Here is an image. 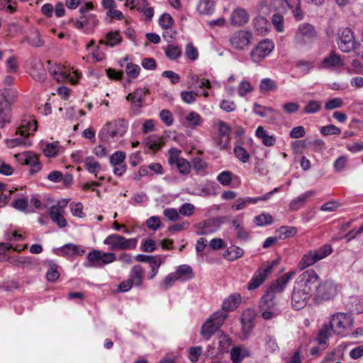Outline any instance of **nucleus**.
<instances>
[{
  "label": "nucleus",
  "instance_id": "6e6552de",
  "mask_svg": "<svg viewBox=\"0 0 363 363\" xmlns=\"http://www.w3.org/2000/svg\"><path fill=\"white\" fill-rule=\"evenodd\" d=\"M252 33L247 30H238L234 32L230 38V46L237 50H242L251 43Z\"/></svg>",
  "mask_w": 363,
  "mask_h": 363
},
{
  "label": "nucleus",
  "instance_id": "4468645a",
  "mask_svg": "<svg viewBox=\"0 0 363 363\" xmlns=\"http://www.w3.org/2000/svg\"><path fill=\"white\" fill-rule=\"evenodd\" d=\"M279 191V188H275L274 190L267 193L266 194H264L262 196H259V197H256V198H250V197L240 198L235 201V203L233 206V207H235L236 210H241L246 205H247L249 203H256L257 202H258L259 201H267L272 196V195L274 192H277Z\"/></svg>",
  "mask_w": 363,
  "mask_h": 363
},
{
  "label": "nucleus",
  "instance_id": "864d4df0",
  "mask_svg": "<svg viewBox=\"0 0 363 363\" xmlns=\"http://www.w3.org/2000/svg\"><path fill=\"white\" fill-rule=\"evenodd\" d=\"M46 277L49 281H55L60 277V273L57 271V266L55 264L50 265Z\"/></svg>",
  "mask_w": 363,
  "mask_h": 363
},
{
  "label": "nucleus",
  "instance_id": "c9c22d12",
  "mask_svg": "<svg viewBox=\"0 0 363 363\" xmlns=\"http://www.w3.org/2000/svg\"><path fill=\"white\" fill-rule=\"evenodd\" d=\"M61 251L68 255H82L84 253V250L79 249L78 247L73 244H67L61 248Z\"/></svg>",
  "mask_w": 363,
  "mask_h": 363
},
{
  "label": "nucleus",
  "instance_id": "dca6fc26",
  "mask_svg": "<svg viewBox=\"0 0 363 363\" xmlns=\"http://www.w3.org/2000/svg\"><path fill=\"white\" fill-rule=\"evenodd\" d=\"M294 274V272H289L284 274L270 285L268 291H272L275 295L276 294H280L283 292L287 283Z\"/></svg>",
  "mask_w": 363,
  "mask_h": 363
},
{
  "label": "nucleus",
  "instance_id": "13d9d810",
  "mask_svg": "<svg viewBox=\"0 0 363 363\" xmlns=\"http://www.w3.org/2000/svg\"><path fill=\"white\" fill-rule=\"evenodd\" d=\"M274 82L270 79H264L262 80L259 88L262 91H269L276 89Z\"/></svg>",
  "mask_w": 363,
  "mask_h": 363
},
{
  "label": "nucleus",
  "instance_id": "cd10ccee",
  "mask_svg": "<svg viewBox=\"0 0 363 363\" xmlns=\"http://www.w3.org/2000/svg\"><path fill=\"white\" fill-rule=\"evenodd\" d=\"M314 194V191H308L305 194L299 196L296 199H294L291 201L289 204V208L291 211H296L300 207L303 206L306 202L307 199Z\"/></svg>",
  "mask_w": 363,
  "mask_h": 363
},
{
  "label": "nucleus",
  "instance_id": "09e8293b",
  "mask_svg": "<svg viewBox=\"0 0 363 363\" xmlns=\"http://www.w3.org/2000/svg\"><path fill=\"white\" fill-rule=\"evenodd\" d=\"M177 167L182 174H188L190 172L191 164L185 159L181 158L177 163Z\"/></svg>",
  "mask_w": 363,
  "mask_h": 363
},
{
  "label": "nucleus",
  "instance_id": "a19ab883",
  "mask_svg": "<svg viewBox=\"0 0 363 363\" xmlns=\"http://www.w3.org/2000/svg\"><path fill=\"white\" fill-rule=\"evenodd\" d=\"M125 153L122 151H117L110 157V162L113 166H117L124 163Z\"/></svg>",
  "mask_w": 363,
  "mask_h": 363
},
{
  "label": "nucleus",
  "instance_id": "e2e57ef3",
  "mask_svg": "<svg viewBox=\"0 0 363 363\" xmlns=\"http://www.w3.org/2000/svg\"><path fill=\"white\" fill-rule=\"evenodd\" d=\"M230 131L231 128L228 123L222 121L218 122V135H223V138H230Z\"/></svg>",
  "mask_w": 363,
  "mask_h": 363
},
{
  "label": "nucleus",
  "instance_id": "c03bdc74",
  "mask_svg": "<svg viewBox=\"0 0 363 363\" xmlns=\"http://www.w3.org/2000/svg\"><path fill=\"white\" fill-rule=\"evenodd\" d=\"M316 262L318 261L315 256H313V251H310L307 254L303 255L300 262V264H301V268H305L313 264Z\"/></svg>",
  "mask_w": 363,
  "mask_h": 363
},
{
  "label": "nucleus",
  "instance_id": "69168bd1",
  "mask_svg": "<svg viewBox=\"0 0 363 363\" xmlns=\"http://www.w3.org/2000/svg\"><path fill=\"white\" fill-rule=\"evenodd\" d=\"M343 105V101L340 98H334L329 100L325 105L326 110H332L334 108H340Z\"/></svg>",
  "mask_w": 363,
  "mask_h": 363
},
{
  "label": "nucleus",
  "instance_id": "b1692460",
  "mask_svg": "<svg viewBox=\"0 0 363 363\" xmlns=\"http://www.w3.org/2000/svg\"><path fill=\"white\" fill-rule=\"evenodd\" d=\"M219 329L211 318H208L203 325L201 330V335L208 340Z\"/></svg>",
  "mask_w": 363,
  "mask_h": 363
},
{
  "label": "nucleus",
  "instance_id": "f03ea898",
  "mask_svg": "<svg viewBox=\"0 0 363 363\" xmlns=\"http://www.w3.org/2000/svg\"><path fill=\"white\" fill-rule=\"evenodd\" d=\"M352 316L344 313L333 315L330 320V328L337 335H345L347 330L352 328Z\"/></svg>",
  "mask_w": 363,
  "mask_h": 363
},
{
  "label": "nucleus",
  "instance_id": "de8ad7c7",
  "mask_svg": "<svg viewBox=\"0 0 363 363\" xmlns=\"http://www.w3.org/2000/svg\"><path fill=\"white\" fill-rule=\"evenodd\" d=\"M320 133L323 135H339L341 133V130L335 125H328L321 128Z\"/></svg>",
  "mask_w": 363,
  "mask_h": 363
},
{
  "label": "nucleus",
  "instance_id": "5fc2aeb1",
  "mask_svg": "<svg viewBox=\"0 0 363 363\" xmlns=\"http://www.w3.org/2000/svg\"><path fill=\"white\" fill-rule=\"evenodd\" d=\"M111 123L108 122L101 130L100 133H99V137L101 140L104 142L109 141V137H111L110 133L112 129L111 128Z\"/></svg>",
  "mask_w": 363,
  "mask_h": 363
},
{
  "label": "nucleus",
  "instance_id": "39448f33",
  "mask_svg": "<svg viewBox=\"0 0 363 363\" xmlns=\"http://www.w3.org/2000/svg\"><path fill=\"white\" fill-rule=\"evenodd\" d=\"M138 240L135 238L127 239L118 234H113L108 236L104 243L111 246L112 250H133L136 247Z\"/></svg>",
  "mask_w": 363,
  "mask_h": 363
},
{
  "label": "nucleus",
  "instance_id": "bb28decb",
  "mask_svg": "<svg viewBox=\"0 0 363 363\" xmlns=\"http://www.w3.org/2000/svg\"><path fill=\"white\" fill-rule=\"evenodd\" d=\"M256 135L262 140V143L266 146H273L276 142L274 135H269L262 126H259L256 130Z\"/></svg>",
  "mask_w": 363,
  "mask_h": 363
},
{
  "label": "nucleus",
  "instance_id": "37998d69",
  "mask_svg": "<svg viewBox=\"0 0 363 363\" xmlns=\"http://www.w3.org/2000/svg\"><path fill=\"white\" fill-rule=\"evenodd\" d=\"M264 340L266 350L269 352L273 353L279 350V347L274 337L267 335Z\"/></svg>",
  "mask_w": 363,
  "mask_h": 363
},
{
  "label": "nucleus",
  "instance_id": "aec40b11",
  "mask_svg": "<svg viewBox=\"0 0 363 363\" xmlns=\"http://www.w3.org/2000/svg\"><path fill=\"white\" fill-rule=\"evenodd\" d=\"M277 296L272 291H266L259 301L261 310H270L277 305Z\"/></svg>",
  "mask_w": 363,
  "mask_h": 363
},
{
  "label": "nucleus",
  "instance_id": "9b49d317",
  "mask_svg": "<svg viewBox=\"0 0 363 363\" xmlns=\"http://www.w3.org/2000/svg\"><path fill=\"white\" fill-rule=\"evenodd\" d=\"M355 40L353 33L347 28L342 29L339 33V48L345 52H348L355 48Z\"/></svg>",
  "mask_w": 363,
  "mask_h": 363
},
{
  "label": "nucleus",
  "instance_id": "f3484780",
  "mask_svg": "<svg viewBox=\"0 0 363 363\" xmlns=\"http://www.w3.org/2000/svg\"><path fill=\"white\" fill-rule=\"evenodd\" d=\"M65 210L62 206H52L50 209V217L53 222L57 224L60 228H65L67 221L64 217Z\"/></svg>",
  "mask_w": 363,
  "mask_h": 363
},
{
  "label": "nucleus",
  "instance_id": "58836bf2",
  "mask_svg": "<svg viewBox=\"0 0 363 363\" xmlns=\"http://www.w3.org/2000/svg\"><path fill=\"white\" fill-rule=\"evenodd\" d=\"M332 247L330 245H324L317 250L313 251V256L316 258L317 261H319L332 252Z\"/></svg>",
  "mask_w": 363,
  "mask_h": 363
},
{
  "label": "nucleus",
  "instance_id": "0eeeda50",
  "mask_svg": "<svg viewBox=\"0 0 363 363\" xmlns=\"http://www.w3.org/2000/svg\"><path fill=\"white\" fill-rule=\"evenodd\" d=\"M319 279V276L313 269H308L299 275L295 284L311 294L312 290L316 289L320 284Z\"/></svg>",
  "mask_w": 363,
  "mask_h": 363
},
{
  "label": "nucleus",
  "instance_id": "a878e982",
  "mask_svg": "<svg viewBox=\"0 0 363 363\" xmlns=\"http://www.w3.org/2000/svg\"><path fill=\"white\" fill-rule=\"evenodd\" d=\"M342 65V60L334 51L330 52V55L322 62V65L325 68H331L333 67L341 66Z\"/></svg>",
  "mask_w": 363,
  "mask_h": 363
},
{
  "label": "nucleus",
  "instance_id": "ddd939ff",
  "mask_svg": "<svg viewBox=\"0 0 363 363\" xmlns=\"http://www.w3.org/2000/svg\"><path fill=\"white\" fill-rule=\"evenodd\" d=\"M11 105L3 93H0V128L11 121Z\"/></svg>",
  "mask_w": 363,
  "mask_h": 363
},
{
  "label": "nucleus",
  "instance_id": "4be33fe9",
  "mask_svg": "<svg viewBox=\"0 0 363 363\" xmlns=\"http://www.w3.org/2000/svg\"><path fill=\"white\" fill-rule=\"evenodd\" d=\"M255 315L253 311L247 310L242 313L241 323L244 333H249L254 327Z\"/></svg>",
  "mask_w": 363,
  "mask_h": 363
},
{
  "label": "nucleus",
  "instance_id": "1a4fd4ad",
  "mask_svg": "<svg viewBox=\"0 0 363 363\" xmlns=\"http://www.w3.org/2000/svg\"><path fill=\"white\" fill-rule=\"evenodd\" d=\"M311 296V294L295 284L291 294L292 308L297 311L303 308L307 305Z\"/></svg>",
  "mask_w": 363,
  "mask_h": 363
},
{
  "label": "nucleus",
  "instance_id": "a18cd8bd",
  "mask_svg": "<svg viewBox=\"0 0 363 363\" xmlns=\"http://www.w3.org/2000/svg\"><path fill=\"white\" fill-rule=\"evenodd\" d=\"M174 23L172 17L167 13H163L160 19L159 23L164 29L170 28Z\"/></svg>",
  "mask_w": 363,
  "mask_h": 363
},
{
  "label": "nucleus",
  "instance_id": "338daca9",
  "mask_svg": "<svg viewBox=\"0 0 363 363\" xmlns=\"http://www.w3.org/2000/svg\"><path fill=\"white\" fill-rule=\"evenodd\" d=\"M272 6L275 10L280 13L286 11V0H272Z\"/></svg>",
  "mask_w": 363,
  "mask_h": 363
},
{
  "label": "nucleus",
  "instance_id": "2f4dec72",
  "mask_svg": "<svg viewBox=\"0 0 363 363\" xmlns=\"http://www.w3.org/2000/svg\"><path fill=\"white\" fill-rule=\"evenodd\" d=\"M213 6L214 1L213 0H200L197 9L202 14H209L212 13Z\"/></svg>",
  "mask_w": 363,
  "mask_h": 363
},
{
  "label": "nucleus",
  "instance_id": "9d476101",
  "mask_svg": "<svg viewBox=\"0 0 363 363\" xmlns=\"http://www.w3.org/2000/svg\"><path fill=\"white\" fill-rule=\"evenodd\" d=\"M274 44L269 40L261 41L251 52V58L255 62H259L267 57L273 50Z\"/></svg>",
  "mask_w": 363,
  "mask_h": 363
},
{
  "label": "nucleus",
  "instance_id": "8fccbe9b",
  "mask_svg": "<svg viewBox=\"0 0 363 363\" xmlns=\"http://www.w3.org/2000/svg\"><path fill=\"white\" fill-rule=\"evenodd\" d=\"M227 316L228 315L225 312L218 311L214 313L210 318L213 320L215 324L220 328L223 325Z\"/></svg>",
  "mask_w": 363,
  "mask_h": 363
},
{
  "label": "nucleus",
  "instance_id": "412c9836",
  "mask_svg": "<svg viewBox=\"0 0 363 363\" xmlns=\"http://www.w3.org/2000/svg\"><path fill=\"white\" fill-rule=\"evenodd\" d=\"M188 88L195 87L203 89V87H206L207 89H210L211 87V82L208 79H200L196 74H191L188 78Z\"/></svg>",
  "mask_w": 363,
  "mask_h": 363
},
{
  "label": "nucleus",
  "instance_id": "2eb2a0df",
  "mask_svg": "<svg viewBox=\"0 0 363 363\" xmlns=\"http://www.w3.org/2000/svg\"><path fill=\"white\" fill-rule=\"evenodd\" d=\"M271 272L272 267H267L265 269H259L248 284L247 289L249 290H253L258 288L264 281L267 275Z\"/></svg>",
  "mask_w": 363,
  "mask_h": 363
},
{
  "label": "nucleus",
  "instance_id": "f704fd0d",
  "mask_svg": "<svg viewBox=\"0 0 363 363\" xmlns=\"http://www.w3.org/2000/svg\"><path fill=\"white\" fill-rule=\"evenodd\" d=\"M279 239L284 240L287 238L293 237L297 233V229L295 227L281 226L279 228Z\"/></svg>",
  "mask_w": 363,
  "mask_h": 363
},
{
  "label": "nucleus",
  "instance_id": "5701e85b",
  "mask_svg": "<svg viewBox=\"0 0 363 363\" xmlns=\"http://www.w3.org/2000/svg\"><path fill=\"white\" fill-rule=\"evenodd\" d=\"M144 278V270L140 265H135L130 274V280L137 286H140L143 284Z\"/></svg>",
  "mask_w": 363,
  "mask_h": 363
},
{
  "label": "nucleus",
  "instance_id": "72a5a7b5",
  "mask_svg": "<svg viewBox=\"0 0 363 363\" xmlns=\"http://www.w3.org/2000/svg\"><path fill=\"white\" fill-rule=\"evenodd\" d=\"M145 143L150 149L154 151L160 150L164 144L162 138L157 136H152L147 138Z\"/></svg>",
  "mask_w": 363,
  "mask_h": 363
},
{
  "label": "nucleus",
  "instance_id": "6e6d98bb",
  "mask_svg": "<svg viewBox=\"0 0 363 363\" xmlns=\"http://www.w3.org/2000/svg\"><path fill=\"white\" fill-rule=\"evenodd\" d=\"M321 107V104L317 101H310L304 107V112L306 113H314L318 112Z\"/></svg>",
  "mask_w": 363,
  "mask_h": 363
},
{
  "label": "nucleus",
  "instance_id": "c756f323",
  "mask_svg": "<svg viewBox=\"0 0 363 363\" xmlns=\"http://www.w3.org/2000/svg\"><path fill=\"white\" fill-rule=\"evenodd\" d=\"M243 250L237 246H231L225 252L224 257L228 259L233 261L243 255Z\"/></svg>",
  "mask_w": 363,
  "mask_h": 363
},
{
  "label": "nucleus",
  "instance_id": "20e7f679",
  "mask_svg": "<svg viewBox=\"0 0 363 363\" xmlns=\"http://www.w3.org/2000/svg\"><path fill=\"white\" fill-rule=\"evenodd\" d=\"M316 37V30L313 26L304 23L298 26L295 32L293 42L298 45L303 46L311 42Z\"/></svg>",
  "mask_w": 363,
  "mask_h": 363
},
{
  "label": "nucleus",
  "instance_id": "c85d7f7f",
  "mask_svg": "<svg viewBox=\"0 0 363 363\" xmlns=\"http://www.w3.org/2000/svg\"><path fill=\"white\" fill-rule=\"evenodd\" d=\"M106 37L107 40L101 39L99 40V43L113 47L115 45L118 44L121 42V37L118 31L108 32L106 34Z\"/></svg>",
  "mask_w": 363,
  "mask_h": 363
},
{
  "label": "nucleus",
  "instance_id": "7c9ffc66",
  "mask_svg": "<svg viewBox=\"0 0 363 363\" xmlns=\"http://www.w3.org/2000/svg\"><path fill=\"white\" fill-rule=\"evenodd\" d=\"M27 42L33 47L39 48L44 45V41L38 30H34L26 37Z\"/></svg>",
  "mask_w": 363,
  "mask_h": 363
},
{
  "label": "nucleus",
  "instance_id": "0e129e2a",
  "mask_svg": "<svg viewBox=\"0 0 363 363\" xmlns=\"http://www.w3.org/2000/svg\"><path fill=\"white\" fill-rule=\"evenodd\" d=\"M330 325H324L321 330H320L318 336V341L319 344H325L326 340L329 337Z\"/></svg>",
  "mask_w": 363,
  "mask_h": 363
},
{
  "label": "nucleus",
  "instance_id": "423d86ee",
  "mask_svg": "<svg viewBox=\"0 0 363 363\" xmlns=\"http://www.w3.org/2000/svg\"><path fill=\"white\" fill-rule=\"evenodd\" d=\"M87 259L89 264H86V267H101L115 261L116 257L115 254L111 252L94 250L88 254Z\"/></svg>",
  "mask_w": 363,
  "mask_h": 363
},
{
  "label": "nucleus",
  "instance_id": "393cba45",
  "mask_svg": "<svg viewBox=\"0 0 363 363\" xmlns=\"http://www.w3.org/2000/svg\"><path fill=\"white\" fill-rule=\"evenodd\" d=\"M30 74L35 80H44L45 71L43 63L40 60H36L35 62L33 63Z\"/></svg>",
  "mask_w": 363,
  "mask_h": 363
},
{
  "label": "nucleus",
  "instance_id": "f257e3e1",
  "mask_svg": "<svg viewBox=\"0 0 363 363\" xmlns=\"http://www.w3.org/2000/svg\"><path fill=\"white\" fill-rule=\"evenodd\" d=\"M37 124V121L35 120L32 116H24L21 125L16 133V135H20L21 137L8 140V146L13 147L19 145H26V140L30 135L28 131L33 126V130L36 131Z\"/></svg>",
  "mask_w": 363,
  "mask_h": 363
},
{
  "label": "nucleus",
  "instance_id": "e433bc0d",
  "mask_svg": "<svg viewBox=\"0 0 363 363\" xmlns=\"http://www.w3.org/2000/svg\"><path fill=\"white\" fill-rule=\"evenodd\" d=\"M177 274L179 278H183L184 279H189L193 277L192 268L188 265H181L178 267Z\"/></svg>",
  "mask_w": 363,
  "mask_h": 363
},
{
  "label": "nucleus",
  "instance_id": "473e14b6",
  "mask_svg": "<svg viewBox=\"0 0 363 363\" xmlns=\"http://www.w3.org/2000/svg\"><path fill=\"white\" fill-rule=\"evenodd\" d=\"M249 354L240 347H233L230 351V357L233 363H240L242 359Z\"/></svg>",
  "mask_w": 363,
  "mask_h": 363
},
{
  "label": "nucleus",
  "instance_id": "6ab92c4d",
  "mask_svg": "<svg viewBox=\"0 0 363 363\" xmlns=\"http://www.w3.org/2000/svg\"><path fill=\"white\" fill-rule=\"evenodd\" d=\"M249 20L247 11L243 9H237L231 14L230 21L234 26H241Z\"/></svg>",
  "mask_w": 363,
  "mask_h": 363
},
{
  "label": "nucleus",
  "instance_id": "052dcab7",
  "mask_svg": "<svg viewBox=\"0 0 363 363\" xmlns=\"http://www.w3.org/2000/svg\"><path fill=\"white\" fill-rule=\"evenodd\" d=\"M202 353V347L200 346L193 347L189 349V357L191 362H196Z\"/></svg>",
  "mask_w": 363,
  "mask_h": 363
},
{
  "label": "nucleus",
  "instance_id": "bf43d9fd",
  "mask_svg": "<svg viewBox=\"0 0 363 363\" xmlns=\"http://www.w3.org/2000/svg\"><path fill=\"white\" fill-rule=\"evenodd\" d=\"M218 181L224 186H228L232 181V173L228 171L223 172L217 177Z\"/></svg>",
  "mask_w": 363,
  "mask_h": 363
},
{
  "label": "nucleus",
  "instance_id": "774afa93",
  "mask_svg": "<svg viewBox=\"0 0 363 363\" xmlns=\"http://www.w3.org/2000/svg\"><path fill=\"white\" fill-rule=\"evenodd\" d=\"M161 120L167 125L169 126L173 123V116L171 112L167 109H163L160 112Z\"/></svg>",
  "mask_w": 363,
  "mask_h": 363
},
{
  "label": "nucleus",
  "instance_id": "4d7b16f0",
  "mask_svg": "<svg viewBox=\"0 0 363 363\" xmlns=\"http://www.w3.org/2000/svg\"><path fill=\"white\" fill-rule=\"evenodd\" d=\"M194 211L195 206L193 204L185 203L180 207L179 212L184 216L189 217L194 213Z\"/></svg>",
  "mask_w": 363,
  "mask_h": 363
},
{
  "label": "nucleus",
  "instance_id": "a211bd4d",
  "mask_svg": "<svg viewBox=\"0 0 363 363\" xmlns=\"http://www.w3.org/2000/svg\"><path fill=\"white\" fill-rule=\"evenodd\" d=\"M128 122L123 118L115 120L113 127L111 129V138L122 137L127 131Z\"/></svg>",
  "mask_w": 363,
  "mask_h": 363
},
{
  "label": "nucleus",
  "instance_id": "49530a36",
  "mask_svg": "<svg viewBox=\"0 0 363 363\" xmlns=\"http://www.w3.org/2000/svg\"><path fill=\"white\" fill-rule=\"evenodd\" d=\"M166 55L170 60H175L179 57L182 54V51L178 46L169 45L167 46L166 50Z\"/></svg>",
  "mask_w": 363,
  "mask_h": 363
},
{
  "label": "nucleus",
  "instance_id": "603ef678",
  "mask_svg": "<svg viewBox=\"0 0 363 363\" xmlns=\"http://www.w3.org/2000/svg\"><path fill=\"white\" fill-rule=\"evenodd\" d=\"M140 67L133 63H128L125 67V72L129 77L136 78L139 74Z\"/></svg>",
  "mask_w": 363,
  "mask_h": 363
},
{
  "label": "nucleus",
  "instance_id": "79ce46f5",
  "mask_svg": "<svg viewBox=\"0 0 363 363\" xmlns=\"http://www.w3.org/2000/svg\"><path fill=\"white\" fill-rule=\"evenodd\" d=\"M255 222L258 225H270L273 223V218L269 213H262L255 216Z\"/></svg>",
  "mask_w": 363,
  "mask_h": 363
},
{
  "label": "nucleus",
  "instance_id": "680f3d73",
  "mask_svg": "<svg viewBox=\"0 0 363 363\" xmlns=\"http://www.w3.org/2000/svg\"><path fill=\"white\" fill-rule=\"evenodd\" d=\"M283 21L284 17L280 13L274 14L272 18L273 25L279 32H281L284 30Z\"/></svg>",
  "mask_w": 363,
  "mask_h": 363
},
{
  "label": "nucleus",
  "instance_id": "f8f14e48",
  "mask_svg": "<svg viewBox=\"0 0 363 363\" xmlns=\"http://www.w3.org/2000/svg\"><path fill=\"white\" fill-rule=\"evenodd\" d=\"M16 157L23 164L30 165L31 169L30 170V174L36 173L41 169V165L39 162L38 155L32 152H27L24 154L18 155Z\"/></svg>",
  "mask_w": 363,
  "mask_h": 363
},
{
  "label": "nucleus",
  "instance_id": "4c0bfd02",
  "mask_svg": "<svg viewBox=\"0 0 363 363\" xmlns=\"http://www.w3.org/2000/svg\"><path fill=\"white\" fill-rule=\"evenodd\" d=\"M85 167L91 173H94L96 176V172L100 169V164L94 160L92 157H89L85 160Z\"/></svg>",
  "mask_w": 363,
  "mask_h": 363
},
{
  "label": "nucleus",
  "instance_id": "3c124183",
  "mask_svg": "<svg viewBox=\"0 0 363 363\" xmlns=\"http://www.w3.org/2000/svg\"><path fill=\"white\" fill-rule=\"evenodd\" d=\"M235 156L242 162L245 163L249 160L250 154L242 147L238 146L234 149Z\"/></svg>",
  "mask_w": 363,
  "mask_h": 363
},
{
  "label": "nucleus",
  "instance_id": "7ed1b4c3",
  "mask_svg": "<svg viewBox=\"0 0 363 363\" xmlns=\"http://www.w3.org/2000/svg\"><path fill=\"white\" fill-rule=\"evenodd\" d=\"M337 294L336 286L333 281L326 280L320 282L315 290L313 301L317 304H320L324 301L333 298Z\"/></svg>",
  "mask_w": 363,
  "mask_h": 363
},
{
  "label": "nucleus",
  "instance_id": "ea45409f",
  "mask_svg": "<svg viewBox=\"0 0 363 363\" xmlns=\"http://www.w3.org/2000/svg\"><path fill=\"white\" fill-rule=\"evenodd\" d=\"M148 92L149 90L147 89H138L133 92V98L135 101V106H138L139 108L142 107V103L145 96Z\"/></svg>",
  "mask_w": 363,
  "mask_h": 363
}]
</instances>
